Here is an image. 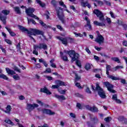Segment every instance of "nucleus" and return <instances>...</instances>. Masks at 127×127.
Here are the masks:
<instances>
[{"label":"nucleus","mask_w":127,"mask_h":127,"mask_svg":"<svg viewBox=\"0 0 127 127\" xmlns=\"http://www.w3.org/2000/svg\"><path fill=\"white\" fill-rule=\"evenodd\" d=\"M94 13L96 15L97 17L99 18V20L102 21V22H100L97 20L94 21L93 23L94 25L96 26H106V24L104 23V21H106L105 19V16L104 14L101 12L99 9H95L93 11Z\"/></svg>","instance_id":"nucleus-1"},{"label":"nucleus","mask_w":127,"mask_h":127,"mask_svg":"<svg viewBox=\"0 0 127 127\" xmlns=\"http://www.w3.org/2000/svg\"><path fill=\"white\" fill-rule=\"evenodd\" d=\"M27 33L28 34H30L28 35L29 37H30V38H31V39H33V40L34 41H35V39H34V38H33V37L31 36V35H40L43 34V33L42 32V31L36 29H32L31 28L29 30H27Z\"/></svg>","instance_id":"nucleus-2"},{"label":"nucleus","mask_w":127,"mask_h":127,"mask_svg":"<svg viewBox=\"0 0 127 127\" xmlns=\"http://www.w3.org/2000/svg\"><path fill=\"white\" fill-rule=\"evenodd\" d=\"M59 9L57 10V16L58 18L62 21V23L64 24H65L66 22L65 21V17L64 16V14H63V12L62 11V10L61 9V8L59 7Z\"/></svg>","instance_id":"nucleus-3"},{"label":"nucleus","mask_w":127,"mask_h":127,"mask_svg":"<svg viewBox=\"0 0 127 127\" xmlns=\"http://www.w3.org/2000/svg\"><path fill=\"white\" fill-rule=\"evenodd\" d=\"M35 11V9L31 7H29L27 9L26 8L25 12L28 16H30V17H33V18H35V19H39V18L37 17V16L33 14V12Z\"/></svg>","instance_id":"nucleus-4"},{"label":"nucleus","mask_w":127,"mask_h":127,"mask_svg":"<svg viewBox=\"0 0 127 127\" xmlns=\"http://www.w3.org/2000/svg\"><path fill=\"white\" fill-rule=\"evenodd\" d=\"M39 107V105L38 104L34 103V104H29L27 103L26 105V110L28 111L29 113H30L31 112H32L35 108H38Z\"/></svg>","instance_id":"nucleus-5"},{"label":"nucleus","mask_w":127,"mask_h":127,"mask_svg":"<svg viewBox=\"0 0 127 127\" xmlns=\"http://www.w3.org/2000/svg\"><path fill=\"white\" fill-rule=\"evenodd\" d=\"M96 32L97 33V37L95 39V42H97V43H99L100 45H101L104 42L105 39L104 38V37L100 34L99 31H97Z\"/></svg>","instance_id":"nucleus-6"},{"label":"nucleus","mask_w":127,"mask_h":127,"mask_svg":"<svg viewBox=\"0 0 127 127\" xmlns=\"http://www.w3.org/2000/svg\"><path fill=\"white\" fill-rule=\"evenodd\" d=\"M104 84L105 85V87L107 88V90L110 92V93H112L113 94L116 93V90L113 89L114 88V85H113V84L109 83V82H104Z\"/></svg>","instance_id":"nucleus-7"},{"label":"nucleus","mask_w":127,"mask_h":127,"mask_svg":"<svg viewBox=\"0 0 127 127\" xmlns=\"http://www.w3.org/2000/svg\"><path fill=\"white\" fill-rule=\"evenodd\" d=\"M33 48L35 49H44V50H47V45L45 43H40L39 45H35L33 46Z\"/></svg>","instance_id":"nucleus-8"},{"label":"nucleus","mask_w":127,"mask_h":127,"mask_svg":"<svg viewBox=\"0 0 127 127\" xmlns=\"http://www.w3.org/2000/svg\"><path fill=\"white\" fill-rule=\"evenodd\" d=\"M57 38L60 40L64 45H67L68 44V37H57Z\"/></svg>","instance_id":"nucleus-9"},{"label":"nucleus","mask_w":127,"mask_h":127,"mask_svg":"<svg viewBox=\"0 0 127 127\" xmlns=\"http://www.w3.org/2000/svg\"><path fill=\"white\" fill-rule=\"evenodd\" d=\"M42 112L43 114H46L47 115H50V116H53L55 114V112H52L50 109H44L42 110Z\"/></svg>","instance_id":"nucleus-10"},{"label":"nucleus","mask_w":127,"mask_h":127,"mask_svg":"<svg viewBox=\"0 0 127 127\" xmlns=\"http://www.w3.org/2000/svg\"><path fill=\"white\" fill-rule=\"evenodd\" d=\"M40 91L42 93H45V94H47V95H51V92L49 91V90L47 89L46 87H44V88H41L40 89Z\"/></svg>","instance_id":"nucleus-11"},{"label":"nucleus","mask_w":127,"mask_h":127,"mask_svg":"<svg viewBox=\"0 0 127 127\" xmlns=\"http://www.w3.org/2000/svg\"><path fill=\"white\" fill-rule=\"evenodd\" d=\"M5 109L6 110H3V112H4V113H5V114L10 115V111H11V106H10V105H7Z\"/></svg>","instance_id":"nucleus-12"},{"label":"nucleus","mask_w":127,"mask_h":127,"mask_svg":"<svg viewBox=\"0 0 127 127\" xmlns=\"http://www.w3.org/2000/svg\"><path fill=\"white\" fill-rule=\"evenodd\" d=\"M98 94L99 96L102 99H105L106 98V94L104 90H101L100 91H98Z\"/></svg>","instance_id":"nucleus-13"},{"label":"nucleus","mask_w":127,"mask_h":127,"mask_svg":"<svg viewBox=\"0 0 127 127\" xmlns=\"http://www.w3.org/2000/svg\"><path fill=\"white\" fill-rule=\"evenodd\" d=\"M55 98H57V99H58L59 101H64V100H66V98L64 95H58L57 94H56L55 95Z\"/></svg>","instance_id":"nucleus-14"},{"label":"nucleus","mask_w":127,"mask_h":127,"mask_svg":"<svg viewBox=\"0 0 127 127\" xmlns=\"http://www.w3.org/2000/svg\"><path fill=\"white\" fill-rule=\"evenodd\" d=\"M5 28L6 29V30L8 31V32H9V33L11 36L14 37L16 35V34H15L14 33V32H13V31H11V29L7 27H5Z\"/></svg>","instance_id":"nucleus-15"},{"label":"nucleus","mask_w":127,"mask_h":127,"mask_svg":"<svg viewBox=\"0 0 127 127\" xmlns=\"http://www.w3.org/2000/svg\"><path fill=\"white\" fill-rule=\"evenodd\" d=\"M2 73V70L0 68V78H1L2 79H4V80H8V77L6 76V75L3 74Z\"/></svg>","instance_id":"nucleus-16"},{"label":"nucleus","mask_w":127,"mask_h":127,"mask_svg":"<svg viewBox=\"0 0 127 127\" xmlns=\"http://www.w3.org/2000/svg\"><path fill=\"white\" fill-rule=\"evenodd\" d=\"M5 69L8 75H14V74H15V72H14V71L9 69L8 67H6Z\"/></svg>","instance_id":"nucleus-17"},{"label":"nucleus","mask_w":127,"mask_h":127,"mask_svg":"<svg viewBox=\"0 0 127 127\" xmlns=\"http://www.w3.org/2000/svg\"><path fill=\"white\" fill-rule=\"evenodd\" d=\"M55 83L56 85H58L59 87H60V86H65V82L64 81H62L61 80H56L55 81Z\"/></svg>","instance_id":"nucleus-18"},{"label":"nucleus","mask_w":127,"mask_h":127,"mask_svg":"<svg viewBox=\"0 0 127 127\" xmlns=\"http://www.w3.org/2000/svg\"><path fill=\"white\" fill-rule=\"evenodd\" d=\"M79 57H80V56L78 54L75 53L73 57H72L71 58V62H74V61H75V60H77V59H78Z\"/></svg>","instance_id":"nucleus-19"},{"label":"nucleus","mask_w":127,"mask_h":127,"mask_svg":"<svg viewBox=\"0 0 127 127\" xmlns=\"http://www.w3.org/2000/svg\"><path fill=\"white\" fill-rule=\"evenodd\" d=\"M96 91H98V92H100L101 91H102L103 89L102 88H101V86H100V84H99L98 82H97L96 83Z\"/></svg>","instance_id":"nucleus-20"},{"label":"nucleus","mask_w":127,"mask_h":127,"mask_svg":"<svg viewBox=\"0 0 127 127\" xmlns=\"http://www.w3.org/2000/svg\"><path fill=\"white\" fill-rule=\"evenodd\" d=\"M0 19L1 20V21L3 22V24H5L6 19V16H2L1 14H0Z\"/></svg>","instance_id":"nucleus-21"},{"label":"nucleus","mask_w":127,"mask_h":127,"mask_svg":"<svg viewBox=\"0 0 127 127\" xmlns=\"http://www.w3.org/2000/svg\"><path fill=\"white\" fill-rule=\"evenodd\" d=\"M14 9L17 14H20L21 13V11H20V9H19V7L16 6L14 7Z\"/></svg>","instance_id":"nucleus-22"},{"label":"nucleus","mask_w":127,"mask_h":127,"mask_svg":"<svg viewBox=\"0 0 127 127\" xmlns=\"http://www.w3.org/2000/svg\"><path fill=\"white\" fill-rule=\"evenodd\" d=\"M37 3H38V4H40L42 7H44L45 6V4L43 2H42L40 0H36Z\"/></svg>","instance_id":"nucleus-23"},{"label":"nucleus","mask_w":127,"mask_h":127,"mask_svg":"<svg viewBox=\"0 0 127 127\" xmlns=\"http://www.w3.org/2000/svg\"><path fill=\"white\" fill-rule=\"evenodd\" d=\"M5 123L6 124H8V125H11V126H14V124L11 122V121L9 119H6L4 121Z\"/></svg>","instance_id":"nucleus-24"},{"label":"nucleus","mask_w":127,"mask_h":127,"mask_svg":"<svg viewBox=\"0 0 127 127\" xmlns=\"http://www.w3.org/2000/svg\"><path fill=\"white\" fill-rule=\"evenodd\" d=\"M19 28L20 29V30H22L23 32H25L26 33H27V30L28 29L21 26H19Z\"/></svg>","instance_id":"nucleus-25"},{"label":"nucleus","mask_w":127,"mask_h":127,"mask_svg":"<svg viewBox=\"0 0 127 127\" xmlns=\"http://www.w3.org/2000/svg\"><path fill=\"white\" fill-rule=\"evenodd\" d=\"M27 18L28 24H29V23H30L31 22H32V23L33 24H36V22H35V21H34V20H33L32 19H29V18H28V17H27Z\"/></svg>","instance_id":"nucleus-26"},{"label":"nucleus","mask_w":127,"mask_h":127,"mask_svg":"<svg viewBox=\"0 0 127 127\" xmlns=\"http://www.w3.org/2000/svg\"><path fill=\"white\" fill-rule=\"evenodd\" d=\"M108 78L109 79H111L112 80H115V81H117V80H119V77H116L114 75H110Z\"/></svg>","instance_id":"nucleus-27"},{"label":"nucleus","mask_w":127,"mask_h":127,"mask_svg":"<svg viewBox=\"0 0 127 127\" xmlns=\"http://www.w3.org/2000/svg\"><path fill=\"white\" fill-rule=\"evenodd\" d=\"M39 23H40L41 25H42V26H43L44 27H45V28H48V26H47L45 23H44V22H43L42 20H39Z\"/></svg>","instance_id":"nucleus-28"},{"label":"nucleus","mask_w":127,"mask_h":127,"mask_svg":"<svg viewBox=\"0 0 127 127\" xmlns=\"http://www.w3.org/2000/svg\"><path fill=\"white\" fill-rule=\"evenodd\" d=\"M95 2L96 3H97V4H98V5H99L100 6H102V5H103V4H104V3L103 2V1H101V0H95Z\"/></svg>","instance_id":"nucleus-29"},{"label":"nucleus","mask_w":127,"mask_h":127,"mask_svg":"<svg viewBox=\"0 0 127 127\" xmlns=\"http://www.w3.org/2000/svg\"><path fill=\"white\" fill-rule=\"evenodd\" d=\"M111 60H113V61H115V62H117L118 63H121L119 58H112Z\"/></svg>","instance_id":"nucleus-30"},{"label":"nucleus","mask_w":127,"mask_h":127,"mask_svg":"<svg viewBox=\"0 0 127 127\" xmlns=\"http://www.w3.org/2000/svg\"><path fill=\"white\" fill-rule=\"evenodd\" d=\"M88 0H86L85 1H82L81 2V5L82 6H86V5H88Z\"/></svg>","instance_id":"nucleus-31"},{"label":"nucleus","mask_w":127,"mask_h":127,"mask_svg":"<svg viewBox=\"0 0 127 127\" xmlns=\"http://www.w3.org/2000/svg\"><path fill=\"white\" fill-rule=\"evenodd\" d=\"M1 12L3 13V14H4V15H7L9 14V11L7 10H2Z\"/></svg>","instance_id":"nucleus-32"},{"label":"nucleus","mask_w":127,"mask_h":127,"mask_svg":"<svg viewBox=\"0 0 127 127\" xmlns=\"http://www.w3.org/2000/svg\"><path fill=\"white\" fill-rule=\"evenodd\" d=\"M58 91L60 94H62V95H65L66 93V90L58 89Z\"/></svg>","instance_id":"nucleus-33"},{"label":"nucleus","mask_w":127,"mask_h":127,"mask_svg":"<svg viewBox=\"0 0 127 127\" xmlns=\"http://www.w3.org/2000/svg\"><path fill=\"white\" fill-rule=\"evenodd\" d=\"M98 111V108L95 106H93L91 109V112L93 113H97Z\"/></svg>","instance_id":"nucleus-34"},{"label":"nucleus","mask_w":127,"mask_h":127,"mask_svg":"<svg viewBox=\"0 0 127 127\" xmlns=\"http://www.w3.org/2000/svg\"><path fill=\"white\" fill-rule=\"evenodd\" d=\"M13 78L15 80V81L20 80V77L17 74L13 75Z\"/></svg>","instance_id":"nucleus-35"},{"label":"nucleus","mask_w":127,"mask_h":127,"mask_svg":"<svg viewBox=\"0 0 127 127\" xmlns=\"http://www.w3.org/2000/svg\"><path fill=\"white\" fill-rule=\"evenodd\" d=\"M91 122H93L94 124L98 123V119H97V117H93L92 118H91Z\"/></svg>","instance_id":"nucleus-36"},{"label":"nucleus","mask_w":127,"mask_h":127,"mask_svg":"<svg viewBox=\"0 0 127 127\" xmlns=\"http://www.w3.org/2000/svg\"><path fill=\"white\" fill-rule=\"evenodd\" d=\"M104 121H105L106 123H110V122L112 121V117H108L107 118H105L104 119Z\"/></svg>","instance_id":"nucleus-37"},{"label":"nucleus","mask_w":127,"mask_h":127,"mask_svg":"<svg viewBox=\"0 0 127 127\" xmlns=\"http://www.w3.org/2000/svg\"><path fill=\"white\" fill-rule=\"evenodd\" d=\"M62 59H63L64 61H65L66 62H68V61H69V60H68V57H67L66 56H62Z\"/></svg>","instance_id":"nucleus-38"},{"label":"nucleus","mask_w":127,"mask_h":127,"mask_svg":"<svg viewBox=\"0 0 127 127\" xmlns=\"http://www.w3.org/2000/svg\"><path fill=\"white\" fill-rule=\"evenodd\" d=\"M75 51H69V56H70V57H71V58H72V57H74V55H75Z\"/></svg>","instance_id":"nucleus-39"},{"label":"nucleus","mask_w":127,"mask_h":127,"mask_svg":"<svg viewBox=\"0 0 127 127\" xmlns=\"http://www.w3.org/2000/svg\"><path fill=\"white\" fill-rule=\"evenodd\" d=\"M117 23L119 24V25H122V26H123V25L125 24L124 23V22H123L121 20H117Z\"/></svg>","instance_id":"nucleus-40"},{"label":"nucleus","mask_w":127,"mask_h":127,"mask_svg":"<svg viewBox=\"0 0 127 127\" xmlns=\"http://www.w3.org/2000/svg\"><path fill=\"white\" fill-rule=\"evenodd\" d=\"M100 55H101V56L105 57V58H110V57H109V56L108 55H106V53H100Z\"/></svg>","instance_id":"nucleus-41"},{"label":"nucleus","mask_w":127,"mask_h":127,"mask_svg":"<svg viewBox=\"0 0 127 127\" xmlns=\"http://www.w3.org/2000/svg\"><path fill=\"white\" fill-rule=\"evenodd\" d=\"M85 69L86 70H90L91 69V65L89 64H87L85 65Z\"/></svg>","instance_id":"nucleus-42"},{"label":"nucleus","mask_w":127,"mask_h":127,"mask_svg":"<svg viewBox=\"0 0 127 127\" xmlns=\"http://www.w3.org/2000/svg\"><path fill=\"white\" fill-rule=\"evenodd\" d=\"M85 20L87 21V24L86 25H89L90 24V20L89 19V18L88 17H85Z\"/></svg>","instance_id":"nucleus-43"},{"label":"nucleus","mask_w":127,"mask_h":127,"mask_svg":"<svg viewBox=\"0 0 127 127\" xmlns=\"http://www.w3.org/2000/svg\"><path fill=\"white\" fill-rule=\"evenodd\" d=\"M52 4L54 5V6H55V7H56V5H57V2L55 0H52Z\"/></svg>","instance_id":"nucleus-44"},{"label":"nucleus","mask_w":127,"mask_h":127,"mask_svg":"<svg viewBox=\"0 0 127 127\" xmlns=\"http://www.w3.org/2000/svg\"><path fill=\"white\" fill-rule=\"evenodd\" d=\"M85 27H86L88 30H91V29H92V26L91 25V24L86 25Z\"/></svg>","instance_id":"nucleus-45"},{"label":"nucleus","mask_w":127,"mask_h":127,"mask_svg":"<svg viewBox=\"0 0 127 127\" xmlns=\"http://www.w3.org/2000/svg\"><path fill=\"white\" fill-rule=\"evenodd\" d=\"M106 20L107 21V23H108V24H111V23H112V21L111 20V18L109 17H107Z\"/></svg>","instance_id":"nucleus-46"},{"label":"nucleus","mask_w":127,"mask_h":127,"mask_svg":"<svg viewBox=\"0 0 127 127\" xmlns=\"http://www.w3.org/2000/svg\"><path fill=\"white\" fill-rule=\"evenodd\" d=\"M85 108L86 109H87V110H88L89 111H90V112H91L92 107L90 106V105L85 106Z\"/></svg>","instance_id":"nucleus-47"},{"label":"nucleus","mask_w":127,"mask_h":127,"mask_svg":"<svg viewBox=\"0 0 127 127\" xmlns=\"http://www.w3.org/2000/svg\"><path fill=\"white\" fill-rule=\"evenodd\" d=\"M59 85L58 84L57 85H53L52 86V89H59Z\"/></svg>","instance_id":"nucleus-48"},{"label":"nucleus","mask_w":127,"mask_h":127,"mask_svg":"<svg viewBox=\"0 0 127 127\" xmlns=\"http://www.w3.org/2000/svg\"><path fill=\"white\" fill-rule=\"evenodd\" d=\"M76 64L78 67H79V68H81V62L80 61H76Z\"/></svg>","instance_id":"nucleus-49"},{"label":"nucleus","mask_w":127,"mask_h":127,"mask_svg":"<svg viewBox=\"0 0 127 127\" xmlns=\"http://www.w3.org/2000/svg\"><path fill=\"white\" fill-rule=\"evenodd\" d=\"M60 5H62V6H63V7H64L65 8H66V5L64 4V2H63V1H61L59 2Z\"/></svg>","instance_id":"nucleus-50"},{"label":"nucleus","mask_w":127,"mask_h":127,"mask_svg":"<svg viewBox=\"0 0 127 127\" xmlns=\"http://www.w3.org/2000/svg\"><path fill=\"white\" fill-rule=\"evenodd\" d=\"M44 73H51V68H47L45 71H44Z\"/></svg>","instance_id":"nucleus-51"},{"label":"nucleus","mask_w":127,"mask_h":127,"mask_svg":"<svg viewBox=\"0 0 127 127\" xmlns=\"http://www.w3.org/2000/svg\"><path fill=\"white\" fill-rule=\"evenodd\" d=\"M111 65L106 64V71H111Z\"/></svg>","instance_id":"nucleus-52"},{"label":"nucleus","mask_w":127,"mask_h":127,"mask_svg":"<svg viewBox=\"0 0 127 127\" xmlns=\"http://www.w3.org/2000/svg\"><path fill=\"white\" fill-rule=\"evenodd\" d=\"M112 99L114 101L118 100V95H117V94H114V95H113Z\"/></svg>","instance_id":"nucleus-53"},{"label":"nucleus","mask_w":127,"mask_h":127,"mask_svg":"<svg viewBox=\"0 0 127 127\" xmlns=\"http://www.w3.org/2000/svg\"><path fill=\"white\" fill-rule=\"evenodd\" d=\"M86 93H88V94H91L92 91H91V90H90V88H89V87H87L86 88Z\"/></svg>","instance_id":"nucleus-54"},{"label":"nucleus","mask_w":127,"mask_h":127,"mask_svg":"<svg viewBox=\"0 0 127 127\" xmlns=\"http://www.w3.org/2000/svg\"><path fill=\"white\" fill-rule=\"evenodd\" d=\"M75 86L77 87L79 89H82V87H81V84H80V83L77 82L75 83Z\"/></svg>","instance_id":"nucleus-55"},{"label":"nucleus","mask_w":127,"mask_h":127,"mask_svg":"<svg viewBox=\"0 0 127 127\" xmlns=\"http://www.w3.org/2000/svg\"><path fill=\"white\" fill-rule=\"evenodd\" d=\"M14 69L15 70V71H17V72H18L19 73H20V69L18 68V67H16V66H14Z\"/></svg>","instance_id":"nucleus-56"},{"label":"nucleus","mask_w":127,"mask_h":127,"mask_svg":"<svg viewBox=\"0 0 127 127\" xmlns=\"http://www.w3.org/2000/svg\"><path fill=\"white\" fill-rule=\"evenodd\" d=\"M46 78L49 80V81H52V80H53V77L49 76H46Z\"/></svg>","instance_id":"nucleus-57"},{"label":"nucleus","mask_w":127,"mask_h":127,"mask_svg":"<svg viewBox=\"0 0 127 127\" xmlns=\"http://www.w3.org/2000/svg\"><path fill=\"white\" fill-rule=\"evenodd\" d=\"M67 39H68L67 41H69L70 43H72V42L74 41V40H73V38H72L67 37Z\"/></svg>","instance_id":"nucleus-58"},{"label":"nucleus","mask_w":127,"mask_h":127,"mask_svg":"<svg viewBox=\"0 0 127 127\" xmlns=\"http://www.w3.org/2000/svg\"><path fill=\"white\" fill-rule=\"evenodd\" d=\"M5 42H6V43H7V44H9V45L11 44V40L5 39Z\"/></svg>","instance_id":"nucleus-59"},{"label":"nucleus","mask_w":127,"mask_h":127,"mask_svg":"<svg viewBox=\"0 0 127 127\" xmlns=\"http://www.w3.org/2000/svg\"><path fill=\"white\" fill-rule=\"evenodd\" d=\"M37 103H38V104H39V105H40V106H43L44 105V103H43V102H41V101H39L38 100H37Z\"/></svg>","instance_id":"nucleus-60"},{"label":"nucleus","mask_w":127,"mask_h":127,"mask_svg":"<svg viewBox=\"0 0 127 127\" xmlns=\"http://www.w3.org/2000/svg\"><path fill=\"white\" fill-rule=\"evenodd\" d=\"M69 115L71 118H73V119H75L76 118V115L73 113H70Z\"/></svg>","instance_id":"nucleus-61"},{"label":"nucleus","mask_w":127,"mask_h":127,"mask_svg":"<svg viewBox=\"0 0 127 127\" xmlns=\"http://www.w3.org/2000/svg\"><path fill=\"white\" fill-rule=\"evenodd\" d=\"M34 50L33 51V54H35V55H38V52H37L36 51V50H38V49H35V48H34Z\"/></svg>","instance_id":"nucleus-62"},{"label":"nucleus","mask_w":127,"mask_h":127,"mask_svg":"<svg viewBox=\"0 0 127 127\" xmlns=\"http://www.w3.org/2000/svg\"><path fill=\"white\" fill-rule=\"evenodd\" d=\"M70 9H72L73 11H76V8L74 6V5H70Z\"/></svg>","instance_id":"nucleus-63"},{"label":"nucleus","mask_w":127,"mask_h":127,"mask_svg":"<svg viewBox=\"0 0 127 127\" xmlns=\"http://www.w3.org/2000/svg\"><path fill=\"white\" fill-rule=\"evenodd\" d=\"M75 79L77 81H78V80H80V77L79 76H78V74H77V73H75Z\"/></svg>","instance_id":"nucleus-64"}]
</instances>
